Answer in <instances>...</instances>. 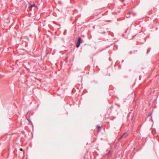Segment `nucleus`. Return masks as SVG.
I'll use <instances>...</instances> for the list:
<instances>
[{
  "instance_id": "423d86ee",
  "label": "nucleus",
  "mask_w": 159,
  "mask_h": 159,
  "mask_svg": "<svg viewBox=\"0 0 159 159\" xmlns=\"http://www.w3.org/2000/svg\"><path fill=\"white\" fill-rule=\"evenodd\" d=\"M97 127L99 129H101V128H100V127L99 126V125H97Z\"/></svg>"
},
{
  "instance_id": "f257e3e1",
  "label": "nucleus",
  "mask_w": 159,
  "mask_h": 159,
  "mask_svg": "<svg viewBox=\"0 0 159 159\" xmlns=\"http://www.w3.org/2000/svg\"><path fill=\"white\" fill-rule=\"evenodd\" d=\"M81 40V38L80 37L79 38L78 40L77 41V43H76V47L77 48L79 47L80 45Z\"/></svg>"
},
{
  "instance_id": "f03ea898",
  "label": "nucleus",
  "mask_w": 159,
  "mask_h": 159,
  "mask_svg": "<svg viewBox=\"0 0 159 159\" xmlns=\"http://www.w3.org/2000/svg\"><path fill=\"white\" fill-rule=\"evenodd\" d=\"M127 135L128 134H127V133H125L123 134V135L122 136H123V138H124L127 137Z\"/></svg>"
},
{
  "instance_id": "39448f33",
  "label": "nucleus",
  "mask_w": 159,
  "mask_h": 159,
  "mask_svg": "<svg viewBox=\"0 0 159 159\" xmlns=\"http://www.w3.org/2000/svg\"><path fill=\"white\" fill-rule=\"evenodd\" d=\"M123 138V136L122 135L119 139L118 140L119 141L120 140Z\"/></svg>"
},
{
  "instance_id": "7ed1b4c3",
  "label": "nucleus",
  "mask_w": 159,
  "mask_h": 159,
  "mask_svg": "<svg viewBox=\"0 0 159 159\" xmlns=\"http://www.w3.org/2000/svg\"><path fill=\"white\" fill-rule=\"evenodd\" d=\"M111 151L110 150L109 152H108V153H107L106 154V156H109V155H110L111 154Z\"/></svg>"
},
{
  "instance_id": "0eeeda50",
  "label": "nucleus",
  "mask_w": 159,
  "mask_h": 159,
  "mask_svg": "<svg viewBox=\"0 0 159 159\" xmlns=\"http://www.w3.org/2000/svg\"><path fill=\"white\" fill-rule=\"evenodd\" d=\"M20 150L21 151H23V149L22 148H20Z\"/></svg>"
},
{
  "instance_id": "6e6552de",
  "label": "nucleus",
  "mask_w": 159,
  "mask_h": 159,
  "mask_svg": "<svg viewBox=\"0 0 159 159\" xmlns=\"http://www.w3.org/2000/svg\"><path fill=\"white\" fill-rule=\"evenodd\" d=\"M127 17H128V18H129V17H130V16H129V15L128 16H127Z\"/></svg>"
},
{
  "instance_id": "1a4fd4ad",
  "label": "nucleus",
  "mask_w": 159,
  "mask_h": 159,
  "mask_svg": "<svg viewBox=\"0 0 159 159\" xmlns=\"http://www.w3.org/2000/svg\"><path fill=\"white\" fill-rule=\"evenodd\" d=\"M132 13V12H130V14H131Z\"/></svg>"
},
{
  "instance_id": "20e7f679",
  "label": "nucleus",
  "mask_w": 159,
  "mask_h": 159,
  "mask_svg": "<svg viewBox=\"0 0 159 159\" xmlns=\"http://www.w3.org/2000/svg\"><path fill=\"white\" fill-rule=\"evenodd\" d=\"M35 6V5L34 4H31L30 5V7H34Z\"/></svg>"
}]
</instances>
